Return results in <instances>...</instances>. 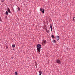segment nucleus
Listing matches in <instances>:
<instances>
[{
	"label": "nucleus",
	"instance_id": "f257e3e1",
	"mask_svg": "<svg viewBox=\"0 0 75 75\" xmlns=\"http://www.w3.org/2000/svg\"><path fill=\"white\" fill-rule=\"evenodd\" d=\"M37 50L38 51V52H40V51H41V50H40V49L41 48V45L40 44H38L37 45Z\"/></svg>",
	"mask_w": 75,
	"mask_h": 75
},
{
	"label": "nucleus",
	"instance_id": "f03ea898",
	"mask_svg": "<svg viewBox=\"0 0 75 75\" xmlns=\"http://www.w3.org/2000/svg\"><path fill=\"white\" fill-rule=\"evenodd\" d=\"M40 11H41V12H42V13H43V14L44 13V11H45V10L44 9L40 8Z\"/></svg>",
	"mask_w": 75,
	"mask_h": 75
},
{
	"label": "nucleus",
	"instance_id": "7ed1b4c3",
	"mask_svg": "<svg viewBox=\"0 0 75 75\" xmlns=\"http://www.w3.org/2000/svg\"><path fill=\"white\" fill-rule=\"evenodd\" d=\"M56 62L57 64H61V61L59 60H57Z\"/></svg>",
	"mask_w": 75,
	"mask_h": 75
},
{
	"label": "nucleus",
	"instance_id": "20e7f679",
	"mask_svg": "<svg viewBox=\"0 0 75 75\" xmlns=\"http://www.w3.org/2000/svg\"><path fill=\"white\" fill-rule=\"evenodd\" d=\"M50 27L51 30V31H52V24H50Z\"/></svg>",
	"mask_w": 75,
	"mask_h": 75
},
{
	"label": "nucleus",
	"instance_id": "39448f33",
	"mask_svg": "<svg viewBox=\"0 0 75 75\" xmlns=\"http://www.w3.org/2000/svg\"><path fill=\"white\" fill-rule=\"evenodd\" d=\"M8 11L9 13H11V11H10V8H8Z\"/></svg>",
	"mask_w": 75,
	"mask_h": 75
},
{
	"label": "nucleus",
	"instance_id": "423d86ee",
	"mask_svg": "<svg viewBox=\"0 0 75 75\" xmlns=\"http://www.w3.org/2000/svg\"><path fill=\"white\" fill-rule=\"evenodd\" d=\"M57 40H59V36H57Z\"/></svg>",
	"mask_w": 75,
	"mask_h": 75
},
{
	"label": "nucleus",
	"instance_id": "0eeeda50",
	"mask_svg": "<svg viewBox=\"0 0 75 75\" xmlns=\"http://www.w3.org/2000/svg\"><path fill=\"white\" fill-rule=\"evenodd\" d=\"M43 42L44 44H45H45L46 43H47V41H46V40H43Z\"/></svg>",
	"mask_w": 75,
	"mask_h": 75
},
{
	"label": "nucleus",
	"instance_id": "6e6552de",
	"mask_svg": "<svg viewBox=\"0 0 75 75\" xmlns=\"http://www.w3.org/2000/svg\"><path fill=\"white\" fill-rule=\"evenodd\" d=\"M5 14H6V15H8V11H7L6 12Z\"/></svg>",
	"mask_w": 75,
	"mask_h": 75
},
{
	"label": "nucleus",
	"instance_id": "1a4fd4ad",
	"mask_svg": "<svg viewBox=\"0 0 75 75\" xmlns=\"http://www.w3.org/2000/svg\"><path fill=\"white\" fill-rule=\"evenodd\" d=\"M51 37H52V38H53V39L55 38V37H54V35H52Z\"/></svg>",
	"mask_w": 75,
	"mask_h": 75
},
{
	"label": "nucleus",
	"instance_id": "9d476101",
	"mask_svg": "<svg viewBox=\"0 0 75 75\" xmlns=\"http://www.w3.org/2000/svg\"><path fill=\"white\" fill-rule=\"evenodd\" d=\"M39 73H40V74H42V71H39Z\"/></svg>",
	"mask_w": 75,
	"mask_h": 75
},
{
	"label": "nucleus",
	"instance_id": "9b49d317",
	"mask_svg": "<svg viewBox=\"0 0 75 75\" xmlns=\"http://www.w3.org/2000/svg\"><path fill=\"white\" fill-rule=\"evenodd\" d=\"M53 42L54 43H55L56 42V41H55V40H52Z\"/></svg>",
	"mask_w": 75,
	"mask_h": 75
},
{
	"label": "nucleus",
	"instance_id": "f8f14e48",
	"mask_svg": "<svg viewBox=\"0 0 75 75\" xmlns=\"http://www.w3.org/2000/svg\"><path fill=\"white\" fill-rule=\"evenodd\" d=\"M15 75H18V73H17V71L15 72Z\"/></svg>",
	"mask_w": 75,
	"mask_h": 75
},
{
	"label": "nucleus",
	"instance_id": "ddd939ff",
	"mask_svg": "<svg viewBox=\"0 0 75 75\" xmlns=\"http://www.w3.org/2000/svg\"><path fill=\"white\" fill-rule=\"evenodd\" d=\"M46 31L47 33H49V30H48H48H47V29H46Z\"/></svg>",
	"mask_w": 75,
	"mask_h": 75
},
{
	"label": "nucleus",
	"instance_id": "4468645a",
	"mask_svg": "<svg viewBox=\"0 0 75 75\" xmlns=\"http://www.w3.org/2000/svg\"><path fill=\"white\" fill-rule=\"evenodd\" d=\"M12 47L13 48H14V47H15V45L13 44L12 45Z\"/></svg>",
	"mask_w": 75,
	"mask_h": 75
},
{
	"label": "nucleus",
	"instance_id": "2eb2a0df",
	"mask_svg": "<svg viewBox=\"0 0 75 75\" xmlns=\"http://www.w3.org/2000/svg\"><path fill=\"white\" fill-rule=\"evenodd\" d=\"M18 11H20V8L19 7L18 8Z\"/></svg>",
	"mask_w": 75,
	"mask_h": 75
},
{
	"label": "nucleus",
	"instance_id": "dca6fc26",
	"mask_svg": "<svg viewBox=\"0 0 75 75\" xmlns=\"http://www.w3.org/2000/svg\"><path fill=\"white\" fill-rule=\"evenodd\" d=\"M75 17H74L73 18V21H75Z\"/></svg>",
	"mask_w": 75,
	"mask_h": 75
},
{
	"label": "nucleus",
	"instance_id": "f3484780",
	"mask_svg": "<svg viewBox=\"0 0 75 75\" xmlns=\"http://www.w3.org/2000/svg\"><path fill=\"white\" fill-rule=\"evenodd\" d=\"M6 49H7V48H8V47L7 46H6Z\"/></svg>",
	"mask_w": 75,
	"mask_h": 75
},
{
	"label": "nucleus",
	"instance_id": "a211bd4d",
	"mask_svg": "<svg viewBox=\"0 0 75 75\" xmlns=\"http://www.w3.org/2000/svg\"><path fill=\"white\" fill-rule=\"evenodd\" d=\"M5 0H2V1H3V2H4V1Z\"/></svg>",
	"mask_w": 75,
	"mask_h": 75
},
{
	"label": "nucleus",
	"instance_id": "6ab92c4d",
	"mask_svg": "<svg viewBox=\"0 0 75 75\" xmlns=\"http://www.w3.org/2000/svg\"><path fill=\"white\" fill-rule=\"evenodd\" d=\"M39 75H41V74H40Z\"/></svg>",
	"mask_w": 75,
	"mask_h": 75
},
{
	"label": "nucleus",
	"instance_id": "aec40b11",
	"mask_svg": "<svg viewBox=\"0 0 75 75\" xmlns=\"http://www.w3.org/2000/svg\"><path fill=\"white\" fill-rule=\"evenodd\" d=\"M13 12H14V10H13Z\"/></svg>",
	"mask_w": 75,
	"mask_h": 75
},
{
	"label": "nucleus",
	"instance_id": "412c9836",
	"mask_svg": "<svg viewBox=\"0 0 75 75\" xmlns=\"http://www.w3.org/2000/svg\"><path fill=\"white\" fill-rule=\"evenodd\" d=\"M13 10H14V9H13Z\"/></svg>",
	"mask_w": 75,
	"mask_h": 75
},
{
	"label": "nucleus",
	"instance_id": "4be33fe9",
	"mask_svg": "<svg viewBox=\"0 0 75 75\" xmlns=\"http://www.w3.org/2000/svg\"><path fill=\"white\" fill-rule=\"evenodd\" d=\"M0 21H1V20H0Z\"/></svg>",
	"mask_w": 75,
	"mask_h": 75
}]
</instances>
